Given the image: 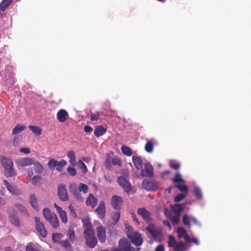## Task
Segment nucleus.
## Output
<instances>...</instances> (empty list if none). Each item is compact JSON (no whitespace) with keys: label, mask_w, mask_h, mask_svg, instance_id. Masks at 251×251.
I'll use <instances>...</instances> for the list:
<instances>
[{"label":"nucleus","mask_w":251,"mask_h":251,"mask_svg":"<svg viewBox=\"0 0 251 251\" xmlns=\"http://www.w3.org/2000/svg\"><path fill=\"white\" fill-rule=\"evenodd\" d=\"M1 163L4 168V173L6 177H11L16 176L17 173L11 159L3 156L1 159Z\"/></svg>","instance_id":"1"},{"label":"nucleus","mask_w":251,"mask_h":251,"mask_svg":"<svg viewBox=\"0 0 251 251\" xmlns=\"http://www.w3.org/2000/svg\"><path fill=\"white\" fill-rule=\"evenodd\" d=\"M8 220L12 225L16 227L21 226L20 220L17 216V213L13 206H9L7 209Z\"/></svg>","instance_id":"2"},{"label":"nucleus","mask_w":251,"mask_h":251,"mask_svg":"<svg viewBox=\"0 0 251 251\" xmlns=\"http://www.w3.org/2000/svg\"><path fill=\"white\" fill-rule=\"evenodd\" d=\"M84 235L87 246L91 248H94L98 243L94 231H87L86 232H84Z\"/></svg>","instance_id":"3"},{"label":"nucleus","mask_w":251,"mask_h":251,"mask_svg":"<svg viewBox=\"0 0 251 251\" xmlns=\"http://www.w3.org/2000/svg\"><path fill=\"white\" fill-rule=\"evenodd\" d=\"M132 247L129 241L125 238L121 239L119 241V247L113 249V251H132Z\"/></svg>","instance_id":"4"},{"label":"nucleus","mask_w":251,"mask_h":251,"mask_svg":"<svg viewBox=\"0 0 251 251\" xmlns=\"http://www.w3.org/2000/svg\"><path fill=\"white\" fill-rule=\"evenodd\" d=\"M131 242L136 246H140L143 243L141 235L137 232H130L127 234Z\"/></svg>","instance_id":"5"},{"label":"nucleus","mask_w":251,"mask_h":251,"mask_svg":"<svg viewBox=\"0 0 251 251\" xmlns=\"http://www.w3.org/2000/svg\"><path fill=\"white\" fill-rule=\"evenodd\" d=\"M35 222L37 231L42 237L45 238L47 235V231L44 223L40 221V218L37 217H35Z\"/></svg>","instance_id":"6"},{"label":"nucleus","mask_w":251,"mask_h":251,"mask_svg":"<svg viewBox=\"0 0 251 251\" xmlns=\"http://www.w3.org/2000/svg\"><path fill=\"white\" fill-rule=\"evenodd\" d=\"M57 194L60 201H66L69 200V196L65 184L61 183L58 185Z\"/></svg>","instance_id":"7"},{"label":"nucleus","mask_w":251,"mask_h":251,"mask_svg":"<svg viewBox=\"0 0 251 251\" xmlns=\"http://www.w3.org/2000/svg\"><path fill=\"white\" fill-rule=\"evenodd\" d=\"M117 181L126 193H129L131 191L132 189L131 185L124 176H119Z\"/></svg>","instance_id":"8"},{"label":"nucleus","mask_w":251,"mask_h":251,"mask_svg":"<svg viewBox=\"0 0 251 251\" xmlns=\"http://www.w3.org/2000/svg\"><path fill=\"white\" fill-rule=\"evenodd\" d=\"M69 191L72 193L75 198L79 201H83V198L80 193L79 192L78 187L75 183H71L69 185Z\"/></svg>","instance_id":"9"},{"label":"nucleus","mask_w":251,"mask_h":251,"mask_svg":"<svg viewBox=\"0 0 251 251\" xmlns=\"http://www.w3.org/2000/svg\"><path fill=\"white\" fill-rule=\"evenodd\" d=\"M97 236L101 243H104L106 240V228L102 226H99L96 229Z\"/></svg>","instance_id":"10"},{"label":"nucleus","mask_w":251,"mask_h":251,"mask_svg":"<svg viewBox=\"0 0 251 251\" xmlns=\"http://www.w3.org/2000/svg\"><path fill=\"white\" fill-rule=\"evenodd\" d=\"M144 169L141 171L140 175L143 177H152L153 176V169L149 163L145 164Z\"/></svg>","instance_id":"11"},{"label":"nucleus","mask_w":251,"mask_h":251,"mask_svg":"<svg viewBox=\"0 0 251 251\" xmlns=\"http://www.w3.org/2000/svg\"><path fill=\"white\" fill-rule=\"evenodd\" d=\"M123 203L124 201L121 197L116 195H114L111 197V204L114 209H121Z\"/></svg>","instance_id":"12"},{"label":"nucleus","mask_w":251,"mask_h":251,"mask_svg":"<svg viewBox=\"0 0 251 251\" xmlns=\"http://www.w3.org/2000/svg\"><path fill=\"white\" fill-rule=\"evenodd\" d=\"M137 213L146 222L150 223L151 222V213L145 208H139L137 210Z\"/></svg>","instance_id":"13"},{"label":"nucleus","mask_w":251,"mask_h":251,"mask_svg":"<svg viewBox=\"0 0 251 251\" xmlns=\"http://www.w3.org/2000/svg\"><path fill=\"white\" fill-rule=\"evenodd\" d=\"M95 212H96L98 217L100 219L103 220L106 213L105 203L104 201H101L99 203L98 207L96 209Z\"/></svg>","instance_id":"14"},{"label":"nucleus","mask_w":251,"mask_h":251,"mask_svg":"<svg viewBox=\"0 0 251 251\" xmlns=\"http://www.w3.org/2000/svg\"><path fill=\"white\" fill-rule=\"evenodd\" d=\"M33 161L31 158L26 157L17 159L15 163L19 167H25L32 165Z\"/></svg>","instance_id":"15"},{"label":"nucleus","mask_w":251,"mask_h":251,"mask_svg":"<svg viewBox=\"0 0 251 251\" xmlns=\"http://www.w3.org/2000/svg\"><path fill=\"white\" fill-rule=\"evenodd\" d=\"M142 186L143 188L149 191H154L157 189L156 184L155 181L153 180H143L142 183Z\"/></svg>","instance_id":"16"},{"label":"nucleus","mask_w":251,"mask_h":251,"mask_svg":"<svg viewBox=\"0 0 251 251\" xmlns=\"http://www.w3.org/2000/svg\"><path fill=\"white\" fill-rule=\"evenodd\" d=\"M56 118L59 122L64 123L68 119L69 114L66 110L60 109L56 114Z\"/></svg>","instance_id":"17"},{"label":"nucleus","mask_w":251,"mask_h":251,"mask_svg":"<svg viewBox=\"0 0 251 251\" xmlns=\"http://www.w3.org/2000/svg\"><path fill=\"white\" fill-rule=\"evenodd\" d=\"M54 207L56 209L57 211L59 214L61 221L62 223H66L68 220L67 214L65 211L63 210L62 208L57 205L56 203L54 204Z\"/></svg>","instance_id":"18"},{"label":"nucleus","mask_w":251,"mask_h":251,"mask_svg":"<svg viewBox=\"0 0 251 251\" xmlns=\"http://www.w3.org/2000/svg\"><path fill=\"white\" fill-rule=\"evenodd\" d=\"M3 182L4 186L10 193L14 195H18L19 194L18 190L15 185H10L9 182L5 179L4 180Z\"/></svg>","instance_id":"19"},{"label":"nucleus","mask_w":251,"mask_h":251,"mask_svg":"<svg viewBox=\"0 0 251 251\" xmlns=\"http://www.w3.org/2000/svg\"><path fill=\"white\" fill-rule=\"evenodd\" d=\"M97 201V199L93 194H90L87 198L86 203L87 206H91L94 208L96 206Z\"/></svg>","instance_id":"20"},{"label":"nucleus","mask_w":251,"mask_h":251,"mask_svg":"<svg viewBox=\"0 0 251 251\" xmlns=\"http://www.w3.org/2000/svg\"><path fill=\"white\" fill-rule=\"evenodd\" d=\"M174 249V251H188L189 246L185 245L183 241H180L177 242Z\"/></svg>","instance_id":"21"},{"label":"nucleus","mask_w":251,"mask_h":251,"mask_svg":"<svg viewBox=\"0 0 251 251\" xmlns=\"http://www.w3.org/2000/svg\"><path fill=\"white\" fill-rule=\"evenodd\" d=\"M29 202L31 206L36 210L38 211L39 209V206L38 205L37 199L34 194H31L30 195Z\"/></svg>","instance_id":"22"},{"label":"nucleus","mask_w":251,"mask_h":251,"mask_svg":"<svg viewBox=\"0 0 251 251\" xmlns=\"http://www.w3.org/2000/svg\"><path fill=\"white\" fill-rule=\"evenodd\" d=\"M155 140L154 139L149 140L145 145V150L149 153L152 152L154 149Z\"/></svg>","instance_id":"23"},{"label":"nucleus","mask_w":251,"mask_h":251,"mask_svg":"<svg viewBox=\"0 0 251 251\" xmlns=\"http://www.w3.org/2000/svg\"><path fill=\"white\" fill-rule=\"evenodd\" d=\"M133 163L137 170H140L142 168V160L138 156H133L132 157Z\"/></svg>","instance_id":"24"},{"label":"nucleus","mask_w":251,"mask_h":251,"mask_svg":"<svg viewBox=\"0 0 251 251\" xmlns=\"http://www.w3.org/2000/svg\"><path fill=\"white\" fill-rule=\"evenodd\" d=\"M67 156L69 158V162L70 164L75 166L76 165V156L74 151H69L67 153Z\"/></svg>","instance_id":"25"},{"label":"nucleus","mask_w":251,"mask_h":251,"mask_svg":"<svg viewBox=\"0 0 251 251\" xmlns=\"http://www.w3.org/2000/svg\"><path fill=\"white\" fill-rule=\"evenodd\" d=\"M172 208L175 214L180 215L181 212L184 209V205L179 203H176L172 206Z\"/></svg>","instance_id":"26"},{"label":"nucleus","mask_w":251,"mask_h":251,"mask_svg":"<svg viewBox=\"0 0 251 251\" xmlns=\"http://www.w3.org/2000/svg\"><path fill=\"white\" fill-rule=\"evenodd\" d=\"M47 221L51 224L54 229H56L59 226V221L55 214L50 217V219H47Z\"/></svg>","instance_id":"27"},{"label":"nucleus","mask_w":251,"mask_h":251,"mask_svg":"<svg viewBox=\"0 0 251 251\" xmlns=\"http://www.w3.org/2000/svg\"><path fill=\"white\" fill-rule=\"evenodd\" d=\"M106 132V129L104 128L102 126H98L94 130V134L97 137H100L104 135Z\"/></svg>","instance_id":"28"},{"label":"nucleus","mask_w":251,"mask_h":251,"mask_svg":"<svg viewBox=\"0 0 251 251\" xmlns=\"http://www.w3.org/2000/svg\"><path fill=\"white\" fill-rule=\"evenodd\" d=\"M33 169L36 174L41 175L43 172V167L39 162H33Z\"/></svg>","instance_id":"29"},{"label":"nucleus","mask_w":251,"mask_h":251,"mask_svg":"<svg viewBox=\"0 0 251 251\" xmlns=\"http://www.w3.org/2000/svg\"><path fill=\"white\" fill-rule=\"evenodd\" d=\"M13 0H3L0 3V10L4 11L13 2Z\"/></svg>","instance_id":"30"},{"label":"nucleus","mask_w":251,"mask_h":251,"mask_svg":"<svg viewBox=\"0 0 251 251\" xmlns=\"http://www.w3.org/2000/svg\"><path fill=\"white\" fill-rule=\"evenodd\" d=\"M25 128L26 126H25L17 124L13 129L12 134L15 135L20 133Z\"/></svg>","instance_id":"31"},{"label":"nucleus","mask_w":251,"mask_h":251,"mask_svg":"<svg viewBox=\"0 0 251 251\" xmlns=\"http://www.w3.org/2000/svg\"><path fill=\"white\" fill-rule=\"evenodd\" d=\"M28 128L36 135H40L42 132V129L38 126H29Z\"/></svg>","instance_id":"32"},{"label":"nucleus","mask_w":251,"mask_h":251,"mask_svg":"<svg viewBox=\"0 0 251 251\" xmlns=\"http://www.w3.org/2000/svg\"><path fill=\"white\" fill-rule=\"evenodd\" d=\"M14 208H17L18 211L24 214H28L27 211L25 206L21 203H16L12 206Z\"/></svg>","instance_id":"33"},{"label":"nucleus","mask_w":251,"mask_h":251,"mask_svg":"<svg viewBox=\"0 0 251 251\" xmlns=\"http://www.w3.org/2000/svg\"><path fill=\"white\" fill-rule=\"evenodd\" d=\"M60 245L63 247L66 251H72V247L69 241L67 240L61 241L60 242Z\"/></svg>","instance_id":"34"},{"label":"nucleus","mask_w":251,"mask_h":251,"mask_svg":"<svg viewBox=\"0 0 251 251\" xmlns=\"http://www.w3.org/2000/svg\"><path fill=\"white\" fill-rule=\"evenodd\" d=\"M43 214L47 220L48 219H50V217L54 216L55 214L51 212V210L49 208H45L43 209Z\"/></svg>","instance_id":"35"},{"label":"nucleus","mask_w":251,"mask_h":251,"mask_svg":"<svg viewBox=\"0 0 251 251\" xmlns=\"http://www.w3.org/2000/svg\"><path fill=\"white\" fill-rule=\"evenodd\" d=\"M83 222V226L84 227V232H86V231H91L94 230L92 228V225L91 222L89 220H82Z\"/></svg>","instance_id":"36"},{"label":"nucleus","mask_w":251,"mask_h":251,"mask_svg":"<svg viewBox=\"0 0 251 251\" xmlns=\"http://www.w3.org/2000/svg\"><path fill=\"white\" fill-rule=\"evenodd\" d=\"M176 232L177 233V237L179 239L183 238L187 233L186 230L183 227H178Z\"/></svg>","instance_id":"37"},{"label":"nucleus","mask_w":251,"mask_h":251,"mask_svg":"<svg viewBox=\"0 0 251 251\" xmlns=\"http://www.w3.org/2000/svg\"><path fill=\"white\" fill-rule=\"evenodd\" d=\"M122 152L127 156H130L132 155L131 149L127 146H122L121 147Z\"/></svg>","instance_id":"38"},{"label":"nucleus","mask_w":251,"mask_h":251,"mask_svg":"<svg viewBox=\"0 0 251 251\" xmlns=\"http://www.w3.org/2000/svg\"><path fill=\"white\" fill-rule=\"evenodd\" d=\"M177 242H176L175 238L172 236L170 235L169 236V241H168V246L170 247H172L174 248L175 246L177 244Z\"/></svg>","instance_id":"39"},{"label":"nucleus","mask_w":251,"mask_h":251,"mask_svg":"<svg viewBox=\"0 0 251 251\" xmlns=\"http://www.w3.org/2000/svg\"><path fill=\"white\" fill-rule=\"evenodd\" d=\"M67 162L64 160H62L60 161H57L56 163V170L60 172L62 170L63 167L67 164Z\"/></svg>","instance_id":"40"},{"label":"nucleus","mask_w":251,"mask_h":251,"mask_svg":"<svg viewBox=\"0 0 251 251\" xmlns=\"http://www.w3.org/2000/svg\"><path fill=\"white\" fill-rule=\"evenodd\" d=\"M71 242H73L75 239V233L74 230L71 228H69L67 234Z\"/></svg>","instance_id":"41"},{"label":"nucleus","mask_w":251,"mask_h":251,"mask_svg":"<svg viewBox=\"0 0 251 251\" xmlns=\"http://www.w3.org/2000/svg\"><path fill=\"white\" fill-rule=\"evenodd\" d=\"M79 192H82L84 194H86L88 191V186L84 183H80L78 186Z\"/></svg>","instance_id":"42"},{"label":"nucleus","mask_w":251,"mask_h":251,"mask_svg":"<svg viewBox=\"0 0 251 251\" xmlns=\"http://www.w3.org/2000/svg\"><path fill=\"white\" fill-rule=\"evenodd\" d=\"M30 181L34 185H39L41 183V177L38 175L32 177Z\"/></svg>","instance_id":"43"},{"label":"nucleus","mask_w":251,"mask_h":251,"mask_svg":"<svg viewBox=\"0 0 251 251\" xmlns=\"http://www.w3.org/2000/svg\"><path fill=\"white\" fill-rule=\"evenodd\" d=\"M194 193L198 200H201L202 198V194L201 189L198 187H195Z\"/></svg>","instance_id":"44"},{"label":"nucleus","mask_w":251,"mask_h":251,"mask_svg":"<svg viewBox=\"0 0 251 251\" xmlns=\"http://www.w3.org/2000/svg\"><path fill=\"white\" fill-rule=\"evenodd\" d=\"M62 237L63 235L61 233H52V241L54 243L58 242Z\"/></svg>","instance_id":"45"},{"label":"nucleus","mask_w":251,"mask_h":251,"mask_svg":"<svg viewBox=\"0 0 251 251\" xmlns=\"http://www.w3.org/2000/svg\"><path fill=\"white\" fill-rule=\"evenodd\" d=\"M172 181L174 183L184 182L183 179L181 178V175L179 173L176 174L175 177L172 178Z\"/></svg>","instance_id":"46"},{"label":"nucleus","mask_w":251,"mask_h":251,"mask_svg":"<svg viewBox=\"0 0 251 251\" xmlns=\"http://www.w3.org/2000/svg\"><path fill=\"white\" fill-rule=\"evenodd\" d=\"M175 187L181 192H185L186 194L188 192V187L185 184H177L175 186Z\"/></svg>","instance_id":"47"},{"label":"nucleus","mask_w":251,"mask_h":251,"mask_svg":"<svg viewBox=\"0 0 251 251\" xmlns=\"http://www.w3.org/2000/svg\"><path fill=\"white\" fill-rule=\"evenodd\" d=\"M25 251H40L38 247L29 243L26 247Z\"/></svg>","instance_id":"48"},{"label":"nucleus","mask_w":251,"mask_h":251,"mask_svg":"<svg viewBox=\"0 0 251 251\" xmlns=\"http://www.w3.org/2000/svg\"><path fill=\"white\" fill-rule=\"evenodd\" d=\"M190 219L187 214H184L183 216L182 222L183 224L187 226L188 227H190Z\"/></svg>","instance_id":"49"},{"label":"nucleus","mask_w":251,"mask_h":251,"mask_svg":"<svg viewBox=\"0 0 251 251\" xmlns=\"http://www.w3.org/2000/svg\"><path fill=\"white\" fill-rule=\"evenodd\" d=\"M187 196L186 194H178L175 197V201L176 202H178L183 200L184 198Z\"/></svg>","instance_id":"50"},{"label":"nucleus","mask_w":251,"mask_h":251,"mask_svg":"<svg viewBox=\"0 0 251 251\" xmlns=\"http://www.w3.org/2000/svg\"><path fill=\"white\" fill-rule=\"evenodd\" d=\"M57 161L55 160L54 158L50 159L48 162V166L49 168L50 169H54V168L56 167Z\"/></svg>","instance_id":"51"},{"label":"nucleus","mask_w":251,"mask_h":251,"mask_svg":"<svg viewBox=\"0 0 251 251\" xmlns=\"http://www.w3.org/2000/svg\"><path fill=\"white\" fill-rule=\"evenodd\" d=\"M120 218V213L119 212H115L113 213L112 218L113 220L115 222V224H116L119 220Z\"/></svg>","instance_id":"52"},{"label":"nucleus","mask_w":251,"mask_h":251,"mask_svg":"<svg viewBox=\"0 0 251 251\" xmlns=\"http://www.w3.org/2000/svg\"><path fill=\"white\" fill-rule=\"evenodd\" d=\"M180 216V215L175 214V216L171 218V220L173 224H177L179 223Z\"/></svg>","instance_id":"53"},{"label":"nucleus","mask_w":251,"mask_h":251,"mask_svg":"<svg viewBox=\"0 0 251 251\" xmlns=\"http://www.w3.org/2000/svg\"><path fill=\"white\" fill-rule=\"evenodd\" d=\"M78 164L80 168V169L84 172L86 173L87 171V168L84 163L81 160L78 161Z\"/></svg>","instance_id":"54"},{"label":"nucleus","mask_w":251,"mask_h":251,"mask_svg":"<svg viewBox=\"0 0 251 251\" xmlns=\"http://www.w3.org/2000/svg\"><path fill=\"white\" fill-rule=\"evenodd\" d=\"M170 165L171 167L175 170H177L180 167L179 164L174 160L170 162Z\"/></svg>","instance_id":"55"},{"label":"nucleus","mask_w":251,"mask_h":251,"mask_svg":"<svg viewBox=\"0 0 251 251\" xmlns=\"http://www.w3.org/2000/svg\"><path fill=\"white\" fill-rule=\"evenodd\" d=\"M67 172L71 176H75L76 174L75 169L73 167H68Z\"/></svg>","instance_id":"56"},{"label":"nucleus","mask_w":251,"mask_h":251,"mask_svg":"<svg viewBox=\"0 0 251 251\" xmlns=\"http://www.w3.org/2000/svg\"><path fill=\"white\" fill-rule=\"evenodd\" d=\"M147 231L151 234L155 229V226L153 224H150L146 228Z\"/></svg>","instance_id":"57"},{"label":"nucleus","mask_w":251,"mask_h":251,"mask_svg":"<svg viewBox=\"0 0 251 251\" xmlns=\"http://www.w3.org/2000/svg\"><path fill=\"white\" fill-rule=\"evenodd\" d=\"M112 164L114 165H121V160L118 157H114L112 159Z\"/></svg>","instance_id":"58"},{"label":"nucleus","mask_w":251,"mask_h":251,"mask_svg":"<svg viewBox=\"0 0 251 251\" xmlns=\"http://www.w3.org/2000/svg\"><path fill=\"white\" fill-rule=\"evenodd\" d=\"M91 120V121H97L99 118V113H92L90 114Z\"/></svg>","instance_id":"59"},{"label":"nucleus","mask_w":251,"mask_h":251,"mask_svg":"<svg viewBox=\"0 0 251 251\" xmlns=\"http://www.w3.org/2000/svg\"><path fill=\"white\" fill-rule=\"evenodd\" d=\"M20 151L25 154H28L30 152V151L28 148H22L20 149Z\"/></svg>","instance_id":"60"},{"label":"nucleus","mask_w":251,"mask_h":251,"mask_svg":"<svg viewBox=\"0 0 251 251\" xmlns=\"http://www.w3.org/2000/svg\"><path fill=\"white\" fill-rule=\"evenodd\" d=\"M69 210H70L71 214L72 215V216L75 218H77V214L75 213L74 207L71 205L69 207Z\"/></svg>","instance_id":"61"},{"label":"nucleus","mask_w":251,"mask_h":251,"mask_svg":"<svg viewBox=\"0 0 251 251\" xmlns=\"http://www.w3.org/2000/svg\"><path fill=\"white\" fill-rule=\"evenodd\" d=\"M150 234H151L153 237L156 238L159 236L160 233L155 229Z\"/></svg>","instance_id":"62"},{"label":"nucleus","mask_w":251,"mask_h":251,"mask_svg":"<svg viewBox=\"0 0 251 251\" xmlns=\"http://www.w3.org/2000/svg\"><path fill=\"white\" fill-rule=\"evenodd\" d=\"M84 130L86 133L91 132L93 131V128L89 126H85L84 128Z\"/></svg>","instance_id":"63"},{"label":"nucleus","mask_w":251,"mask_h":251,"mask_svg":"<svg viewBox=\"0 0 251 251\" xmlns=\"http://www.w3.org/2000/svg\"><path fill=\"white\" fill-rule=\"evenodd\" d=\"M155 251H165V248L163 245H159L156 247Z\"/></svg>","instance_id":"64"}]
</instances>
